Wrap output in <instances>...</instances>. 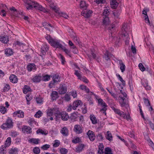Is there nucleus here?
I'll return each instance as SVG.
<instances>
[{"label": "nucleus", "instance_id": "obj_51", "mask_svg": "<svg viewBox=\"0 0 154 154\" xmlns=\"http://www.w3.org/2000/svg\"><path fill=\"white\" fill-rule=\"evenodd\" d=\"M113 14L115 17L118 18L119 15V10H113Z\"/></svg>", "mask_w": 154, "mask_h": 154}, {"label": "nucleus", "instance_id": "obj_21", "mask_svg": "<svg viewBox=\"0 0 154 154\" xmlns=\"http://www.w3.org/2000/svg\"><path fill=\"white\" fill-rule=\"evenodd\" d=\"M43 26L45 28L48 29L50 31H52L53 27L51 24L44 23H43Z\"/></svg>", "mask_w": 154, "mask_h": 154}, {"label": "nucleus", "instance_id": "obj_14", "mask_svg": "<svg viewBox=\"0 0 154 154\" xmlns=\"http://www.w3.org/2000/svg\"><path fill=\"white\" fill-rule=\"evenodd\" d=\"M78 79H80L81 81H82L85 83H88V80L84 76H82L80 73L78 72Z\"/></svg>", "mask_w": 154, "mask_h": 154}, {"label": "nucleus", "instance_id": "obj_45", "mask_svg": "<svg viewBox=\"0 0 154 154\" xmlns=\"http://www.w3.org/2000/svg\"><path fill=\"white\" fill-rule=\"evenodd\" d=\"M109 32L111 33H112L114 31V30L116 29V26L115 24H113L109 28Z\"/></svg>", "mask_w": 154, "mask_h": 154}, {"label": "nucleus", "instance_id": "obj_35", "mask_svg": "<svg viewBox=\"0 0 154 154\" xmlns=\"http://www.w3.org/2000/svg\"><path fill=\"white\" fill-rule=\"evenodd\" d=\"M111 55V54L107 50L105 53L104 57L106 60L107 61L109 59Z\"/></svg>", "mask_w": 154, "mask_h": 154}, {"label": "nucleus", "instance_id": "obj_42", "mask_svg": "<svg viewBox=\"0 0 154 154\" xmlns=\"http://www.w3.org/2000/svg\"><path fill=\"white\" fill-rule=\"evenodd\" d=\"M0 111L3 114H5L7 112V110L6 108L3 106H0Z\"/></svg>", "mask_w": 154, "mask_h": 154}, {"label": "nucleus", "instance_id": "obj_31", "mask_svg": "<svg viewBox=\"0 0 154 154\" xmlns=\"http://www.w3.org/2000/svg\"><path fill=\"white\" fill-rule=\"evenodd\" d=\"M28 123L31 126L34 127L36 124V122L33 119H30L28 121Z\"/></svg>", "mask_w": 154, "mask_h": 154}, {"label": "nucleus", "instance_id": "obj_33", "mask_svg": "<svg viewBox=\"0 0 154 154\" xmlns=\"http://www.w3.org/2000/svg\"><path fill=\"white\" fill-rule=\"evenodd\" d=\"M13 52L12 50L10 48H7L5 50V54L8 56L12 55Z\"/></svg>", "mask_w": 154, "mask_h": 154}, {"label": "nucleus", "instance_id": "obj_30", "mask_svg": "<svg viewBox=\"0 0 154 154\" xmlns=\"http://www.w3.org/2000/svg\"><path fill=\"white\" fill-rule=\"evenodd\" d=\"M53 79V80L57 83L60 82V77L58 74H56L54 75Z\"/></svg>", "mask_w": 154, "mask_h": 154}, {"label": "nucleus", "instance_id": "obj_13", "mask_svg": "<svg viewBox=\"0 0 154 154\" xmlns=\"http://www.w3.org/2000/svg\"><path fill=\"white\" fill-rule=\"evenodd\" d=\"M87 134L91 141H93L95 138V136L93 131L89 130L88 133Z\"/></svg>", "mask_w": 154, "mask_h": 154}, {"label": "nucleus", "instance_id": "obj_6", "mask_svg": "<svg viewBox=\"0 0 154 154\" xmlns=\"http://www.w3.org/2000/svg\"><path fill=\"white\" fill-rule=\"evenodd\" d=\"M58 119L61 118L63 121H67L69 118V116L68 114L65 112H62L60 115H58Z\"/></svg>", "mask_w": 154, "mask_h": 154}, {"label": "nucleus", "instance_id": "obj_7", "mask_svg": "<svg viewBox=\"0 0 154 154\" xmlns=\"http://www.w3.org/2000/svg\"><path fill=\"white\" fill-rule=\"evenodd\" d=\"M92 13V10H83L81 12V14L85 17H89Z\"/></svg>", "mask_w": 154, "mask_h": 154}, {"label": "nucleus", "instance_id": "obj_58", "mask_svg": "<svg viewBox=\"0 0 154 154\" xmlns=\"http://www.w3.org/2000/svg\"><path fill=\"white\" fill-rule=\"evenodd\" d=\"M42 114V112L41 111L39 110L35 114V116L36 118H39L41 116V115Z\"/></svg>", "mask_w": 154, "mask_h": 154}, {"label": "nucleus", "instance_id": "obj_11", "mask_svg": "<svg viewBox=\"0 0 154 154\" xmlns=\"http://www.w3.org/2000/svg\"><path fill=\"white\" fill-rule=\"evenodd\" d=\"M110 4L112 9H116L118 6L119 3L116 0H110Z\"/></svg>", "mask_w": 154, "mask_h": 154}, {"label": "nucleus", "instance_id": "obj_61", "mask_svg": "<svg viewBox=\"0 0 154 154\" xmlns=\"http://www.w3.org/2000/svg\"><path fill=\"white\" fill-rule=\"evenodd\" d=\"M116 76L118 77V79H119L123 85H125V81L123 79L122 77L119 75V74H116Z\"/></svg>", "mask_w": 154, "mask_h": 154}, {"label": "nucleus", "instance_id": "obj_28", "mask_svg": "<svg viewBox=\"0 0 154 154\" xmlns=\"http://www.w3.org/2000/svg\"><path fill=\"white\" fill-rule=\"evenodd\" d=\"M85 145L83 143L78 144V152H81L84 150Z\"/></svg>", "mask_w": 154, "mask_h": 154}, {"label": "nucleus", "instance_id": "obj_17", "mask_svg": "<svg viewBox=\"0 0 154 154\" xmlns=\"http://www.w3.org/2000/svg\"><path fill=\"white\" fill-rule=\"evenodd\" d=\"M10 81L14 83H17L18 81V79L17 76L14 75H11L9 77Z\"/></svg>", "mask_w": 154, "mask_h": 154}, {"label": "nucleus", "instance_id": "obj_59", "mask_svg": "<svg viewBox=\"0 0 154 154\" xmlns=\"http://www.w3.org/2000/svg\"><path fill=\"white\" fill-rule=\"evenodd\" d=\"M144 100V103L147 106H150V103L149 101L146 98H143Z\"/></svg>", "mask_w": 154, "mask_h": 154}, {"label": "nucleus", "instance_id": "obj_47", "mask_svg": "<svg viewBox=\"0 0 154 154\" xmlns=\"http://www.w3.org/2000/svg\"><path fill=\"white\" fill-rule=\"evenodd\" d=\"M33 151L34 153L35 154H38L40 153V149L37 147H34L33 149Z\"/></svg>", "mask_w": 154, "mask_h": 154}, {"label": "nucleus", "instance_id": "obj_64", "mask_svg": "<svg viewBox=\"0 0 154 154\" xmlns=\"http://www.w3.org/2000/svg\"><path fill=\"white\" fill-rule=\"evenodd\" d=\"M36 100L37 103H41L43 102L42 98L41 97H36Z\"/></svg>", "mask_w": 154, "mask_h": 154}, {"label": "nucleus", "instance_id": "obj_22", "mask_svg": "<svg viewBox=\"0 0 154 154\" xmlns=\"http://www.w3.org/2000/svg\"><path fill=\"white\" fill-rule=\"evenodd\" d=\"M48 3V5L50 8L52 10H57V8L56 6L55 5L52 0H46Z\"/></svg>", "mask_w": 154, "mask_h": 154}, {"label": "nucleus", "instance_id": "obj_1", "mask_svg": "<svg viewBox=\"0 0 154 154\" xmlns=\"http://www.w3.org/2000/svg\"><path fill=\"white\" fill-rule=\"evenodd\" d=\"M23 0L26 4L25 6L27 9L34 8L36 10H43L45 9L41 5L37 2L31 0Z\"/></svg>", "mask_w": 154, "mask_h": 154}, {"label": "nucleus", "instance_id": "obj_29", "mask_svg": "<svg viewBox=\"0 0 154 154\" xmlns=\"http://www.w3.org/2000/svg\"><path fill=\"white\" fill-rule=\"evenodd\" d=\"M90 118L93 124H95L97 123V119L94 115H91Z\"/></svg>", "mask_w": 154, "mask_h": 154}, {"label": "nucleus", "instance_id": "obj_36", "mask_svg": "<svg viewBox=\"0 0 154 154\" xmlns=\"http://www.w3.org/2000/svg\"><path fill=\"white\" fill-rule=\"evenodd\" d=\"M0 41L4 43H7L8 41V38L7 36H2L0 38Z\"/></svg>", "mask_w": 154, "mask_h": 154}, {"label": "nucleus", "instance_id": "obj_56", "mask_svg": "<svg viewBox=\"0 0 154 154\" xmlns=\"http://www.w3.org/2000/svg\"><path fill=\"white\" fill-rule=\"evenodd\" d=\"M4 147L3 146H2V147L0 148V154H6V150L5 149Z\"/></svg>", "mask_w": 154, "mask_h": 154}, {"label": "nucleus", "instance_id": "obj_15", "mask_svg": "<svg viewBox=\"0 0 154 154\" xmlns=\"http://www.w3.org/2000/svg\"><path fill=\"white\" fill-rule=\"evenodd\" d=\"M149 11V10H143L142 11V14L144 15V17H145V20L146 21V23L150 24V22L149 20L148 16L147 15V12Z\"/></svg>", "mask_w": 154, "mask_h": 154}, {"label": "nucleus", "instance_id": "obj_40", "mask_svg": "<svg viewBox=\"0 0 154 154\" xmlns=\"http://www.w3.org/2000/svg\"><path fill=\"white\" fill-rule=\"evenodd\" d=\"M142 84L143 85L144 87L145 88L146 90H149L151 89V87L148 85V83L147 81H145L144 83L143 82Z\"/></svg>", "mask_w": 154, "mask_h": 154}, {"label": "nucleus", "instance_id": "obj_39", "mask_svg": "<svg viewBox=\"0 0 154 154\" xmlns=\"http://www.w3.org/2000/svg\"><path fill=\"white\" fill-rule=\"evenodd\" d=\"M35 65L34 64H29L27 66V69L28 71H31L32 69L35 68Z\"/></svg>", "mask_w": 154, "mask_h": 154}, {"label": "nucleus", "instance_id": "obj_49", "mask_svg": "<svg viewBox=\"0 0 154 154\" xmlns=\"http://www.w3.org/2000/svg\"><path fill=\"white\" fill-rule=\"evenodd\" d=\"M39 140L38 139L32 138L30 140V142L35 144H38Z\"/></svg>", "mask_w": 154, "mask_h": 154}, {"label": "nucleus", "instance_id": "obj_19", "mask_svg": "<svg viewBox=\"0 0 154 154\" xmlns=\"http://www.w3.org/2000/svg\"><path fill=\"white\" fill-rule=\"evenodd\" d=\"M54 11L55 13L60 16H62L65 18H67L68 17V16L66 14L61 12L60 10Z\"/></svg>", "mask_w": 154, "mask_h": 154}, {"label": "nucleus", "instance_id": "obj_52", "mask_svg": "<svg viewBox=\"0 0 154 154\" xmlns=\"http://www.w3.org/2000/svg\"><path fill=\"white\" fill-rule=\"evenodd\" d=\"M50 146V145L48 144H46L41 146V149L44 150H46L49 148Z\"/></svg>", "mask_w": 154, "mask_h": 154}, {"label": "nucleus", "instance_id": "obj_16", "mask_svg": "<svg viewBox=\"0 0 154 154\" xmlns=\"http://www.w3.org/2000/svg\"><path fill=\"white\" fill-rule=\"evenodd\" d=\"M22 131L24 133L29 134L32 132L31 128L29 126H24L22 128Z\"/></svg>", "mask_w": 154, "mask_h": 154}, {"label": "nucleus", "instance_id": "obj_34", "mask_svg": "<svg viewBox=\"0 0 154 154\" xmlns=\"http://www.w3.org/2000/svg\"><path fill=\"white\" fill-rule=\"evenodd\" d=\"M41 76L39 75H36L32 79V80L34 82H39L41 80Z\"/></svg>", "mask_w": 154, "mask_h": 154}, {"label": "nucleus", "instance_id": "obj_20", "mask_svg": "<svg viewBox=\"0 0 154 154\" xmlns=\"http://www.w3.org/2000/svg\"><path fill=\"white\" fill-rule=\"evenodd\" d=\"M49 48L46 44H44L41 49V51L43 55H45L46 52L48 51Z\"/></svg>", "mask_w": 154, "mask_h": 154}, {"label": "nucleus", "instance_id": "obj_37", "mask_svg": "<svg viewBox=\"0 0 154 154\" xmlns=\"http://www.w3.org/2000/svg\"><path fill=\"white\" fill-rule=\"evenodd\" d=\"M107 134L106 136V139L109 141H111L112 140V136L111 133L109 131H108L107 132Z\"/></svg>", "mask_w": 154, "mask_h": 154}, {"label": "nucleus", "instance_id": "obj_23", "mask_svg": "<svg viewBox=\"0 0 154 154\" xmlns=\"http://www.w3.org/2000/svg\"><path fill=\"white\" fill-rule=\"evenodd\" d=\"M0 9L1 10H17L14 7H12L11 8H9L5 5L3 4H0Z\"/></svg>", "mask_w": 154, "mask_h": 154}, {"label": "nucleus", "instance_id": "obj_53", "mask_svg": "<svg viewBox=\"0 0 154 154\" xmlns=\"http://www.w3.org/2000/svg\"><path fill=\"white\" fill-rule=\"evenodd\" d=\"M94 2L97 5L104 4L106 2V0H94Z\"/></svg>", "mask_w": 154, "mask_h": 154}, {"label": "nucleus", "instance_id": "obj_18", "mask_svg": "<svg viewBox=\"0 0 154 154\" xmlns=\"http://www.w3.org/2000/svg\"><path fill=\"white\" fill-rule=\"evenodd\" d=\"M88 6V5L86 4L85 1H81L80 4V6L81 8H83L84 10H87Z\"/></svg>", "mask_w": 154, "mask_h": 154}, {"label": "nucleus", "instance_id": "obj_57", "mask_svg": "<svg viewBox=\"0 0 154 154\" xmlns=\"http://www.w3.org/2000/svg\"><path fill=\"white\" fill-rule=\"evenodd\" d=\"M60 151L61 154H66L68 152L67 150L65 148H61Z\"/></svg>", "mask_w": 154, "mask_h": 154}, {"label": "nucleus", "instance_id": "obj_5", "mask_svg": "<svg viewBox=\"0 0 154 154\" xmlns=\"http://www.w3.org/2000/svg\"><path fill=\"white\" fill-rule=\"evenodd\" d=\"M51 45L54 47L56 48H62V45L57 40H54L51 43Z\"/></svg>", "mask_w": 154, "mask_h": 154}, {"label": "nucleus", "instance_id": "obj_2", "mask_svg": "<svg viewBox=\"0 0 154 154\" xmlns=\"http://www.w3.org/2000/svg\"><path fill=\"white\" fill-rule=\"evenodd\" d=\"M130 28L128 26L127 24L124 23L121 28L122 34L124 36L123 38L125 40L126 44L128 45L129 42V35L128 32H129Z\"/></svg>", "mask_w": 154, "mask_h": 154}, {"label": "nucleus", "instance_id": "obj_54", "mask_svg": "<svg viewBox=\"0 0 154 154\" xmlns=\"http://www.w3.org/2000/svg\"><path fill=\"white\" fill-rule=\"evenodd\" d=\"M17 152V149L16 148H12L9 151V154H15Z\"/></svg>", "mask_w": 154, "mask_h": 154}, {"label": "nucleus", "instance_id": "obj_10", "mask_svg": "<svg viewBox=\"0 0 154 154\" xmlns=\"http://www.w3.org/2000/svg\"><path fill=\"white\" fill-rule=\"evenodd\" d=\"M52 112L55 116L56 119H58V115H60L61 112H60L58 108L55 107L52 108Z\"/></svg>", "mask_w": 154, "mask_h": 154}, {"label": "nucleus", "instance_id": "obj_41", "mask_svg": "<svg viewBox=\"0 0 154 154\" xmlns=\"http://www.w3.org/2000/svg\"><path fill=\"white\" fill-rule=\"evenodd\" d=\"M30 88L28 86L25 85V88L23 90V92L24 94H26L28 92L30 91Z\"/></svg>", "mask_w": 154, "mask_h": 154}, {"label": "nucleus", "instance_id": "obj_4", "mask_svg": "<svg viewBox=\"0 0 154 154\" xmlns=\"http://www.w3.org/2000/svg\"><path fill=\"white\" fill-rule=\"evenodd\" d=\"M12 11V15L14 16L18 17L20 18H21L24 16V19L25 20H28L29 17L28 16H24L23 13L22 12L18 13L17 10H11Z\"/></svg>", "mask_w": 154, "mask_h": 154}, {"label": "nucleus", "instance_id": "obj_48", "mask_svg": "<svg viewBox=\"0 0 154 154\" xmlns=\"http://www.w3.org/2000/svg\"><path fill=\"white\" fill-rule=\"evenodd\" d=\"M98 103L102 106H107L105 103L101 99H98Z\"/></svg>", "mask_w": 154, "mask_h": 154}, {"label": "nucleus", "instance_id": "obj_50", "mask_svg": "<svg viewBox=\"0 0 154 154\" xmlns=\"http://www.w3.org/2000/svg\"><path fill=\"white\" fill-rule=\"evenodd\" d=\"M105 154H112V150L109 147L106 148L105 149Z\"/></svg>", "mask_w": 154, "mask_h": 154}, {"label": "nucleus", "instance_id": "obj_44", "mask_svg": "<svg viewBox=\"0 0 154 154\" xmlns=\"http://www.w3.org/2000/svg\"><path fill=\"white\" fill-rule=\"evenodd\" d=\"M109 93L111 94V96L116 100H117V97L116 95L115 94L112 90H109L106 88Z\"/></svg>", "mask_w": 154, "mask_h": 154}, {"label": "nucleus", "instance_id": "obj_3", "mask_svg": "<svg viewBox=\"0 0 154 154\" xmlns=\"http://www.w3.org/2000/svg\"><path fill=\"white\" fill-rule=\"evenodd\" d=\"M13 122L11 119L9 118L7 120L5 123L3 124L1 126V128L3 129H7L11 128L13 126Z\"/></svg>", "mask_w": 154, "mask_h": 154}, {"label": "nucleus", "instance_id": "obj_60", "mask_svg": "<svg viewBox=\"0 0 154 154\" xmlns=\"http://www.w3.org/2000/svg\"><path fill=\"white\" fill-rule=\"evenodd\" d=\"M83 128L78 125V134L82 133L83 132Z\"/></svg>", "mask_w": 154, "mask_h": 154}, {"label": "nucleus", "instance_id": "obj_12", "mask_svg": "<svg viewBox=\"0 0 154 154\" xmlns=\"http://www.w3.org/2000/svg\"><path fill=\"white\" fill-rule=\"evenodd\" d=\"M118 115L123 118L124 119H126L127 120H128L130 119V116L129 114L126 115L122 111H121Z\"/></svg>", "mask_w": 154, "mask_h": 154}, {"label": "nucleus", "instance_id": "obj_46", "mask_svg": "<svg viewBox=\"0 0 154 154\" xmlns=\"http://www.w3.org/2000/svg\"><path fill=\"white\" fill-rule=\"evenodd\" d=\"M36 133L37 134L40 133L42 134L46 135L48 134V132L45 131L42 129H39L36 131Z\"/></svg>", "mask_w": 154, "mask_h": 154}, {"label": "nucleus", "instance_id": "obj_55", "mask_svg": "<svg viewBox=\"0 0 154 154\" xmlns=\"http://www.w3.org/2000/svg\"><path fill=\"white\" fill-rule=\"evenodd\" d=\"M109 14V10H104L103 13V17H108Z\"/></svg>", "mask_w": 154, "mask_h": 154}, {"label": "nucleus", "instance_id": "obj_63", "mask_svg": "<svg viewBox=\"0 0 154 154\" xmlns=\"http://www.w3.org/2000/svg\"><path fill=\"white\" fill-rule=\"evenodd\" d=\"M50 79V76L47 75L43 76V80L44 81H48Z\"/></svg>", "mask_w": 154, "mask_h": 154}, {"label": "nucleus", "instance_id": "obj_62", "mask_svg": "<svg viewBox=\"0 0 154 154\" xmlns=\"http://www.w3.org/2000/svg\"><path fill=\"white\" fill-rule=\"evenodd\" d=\"M72 106V109L74 110H75L77 107V100L74 101Z\"/></svg>", "mask_w": 154, "mask_h": 154}, {"label": "nucleus", "instance_id": "obj_43", "mask_svg": "<svg viewBox=\"0 0 154 154\" xmlns=\"http://www.w3.org/2000/svg\"><path fill=\"white\" fill-rule=\"evenodd\" d=\"M47 114L48 116H52L53 114V112H52V108H48L47 111Z\"/></svg>", "mask_w": 154, "mask_h": 154}, {"label": "nucleus", "instance_id": "obj_9", "mask_svg": "<svg viewBox=\"0 0 154 154\" xmlns=\"http://www.w3.org/2000/svg\"><path fill=\"white\" fill-rule=\"evenodd\" d=\"M14 115L15 117L23 118L24 117V113L23 111L19 110L14 112Z\"/></svg>", "mask_w": 154, "mask_h": 154}, {"label": "nucleus", "instance_id": "obj_8", "mask_svg": "<svg viewBox=\"0 0 154 154\" xmlns=\"http://www.w3.org/2000/svg\"><path fill=\"white\" fill-rule=\"evenodd\" d=\"M67 91V88L64 85H60V86L58 89V92L60 94H64Z\"/></svg>", "mask_w": 154, "mask_h": 154}, {"label": "nucleus", "instance_id": "obj_27", "mask_svg": "<svg viewBox=\"0 0 154 154\" xmlns=\"http://www.w3.org/2000/svg\"><path fill=\"white\" fill-rule=\"evenodd\" d=\"M119 64L120 66V69L121 72H123L125 70V65L123 63L122 61L121 60H119Z\"/></svg>", "mask_w": 154, "mask_h": 154}, {"label": "nucleus", "instance_id": "obj_26", "mask_svg": "<svg viewBox=\"0 0 154 154\" xmlns=\"http://www.w3.org/2000/svg\"><path fill=\"white\" fill-rule=\"evenodd\" d=\"M11 138L10 137H8L6 140L5 141V145L3 146L5 148L6 147L9 146L11 145Z\"/></svg>", "mask_w": 154, "mask_h": 154}, {"label": "nucleus", "instance_id": "obj_32", "mask_svg": "<svg viewBox=\"0 0 154 154\" xmlns=\"http://www.w3.org/2000/svg\"><path fill=\"white\" fill-rule=\"evenodd\" d=\"M103 24L105 25H108L109 23V17H103Z\"/></svg>", "mask_w": 154, "mask_h": 154}, {"label": "nucleus", "instance_id": "obj_25", "mask_svg": "<svg viewBox=\"0 0 154 154\" xmlns=\"http://www.w3.org/2000/svg\"><path fill=\"white\" fill-rule=\"evenodd\" d=\"M60 132L64 136H67L68 134V131L66 127H64L62 128Z\"/></svg>", "mask_w": 154, "mask_h": 154}, {"label": "nucleus", "instance_id": "obj_24", "mask_svg": "<svg viewBox=\"0 0 154 154\" xmlns=\"http://www.w3.org/2000/svg\"><path fill=\"white\" fill-rule=\"evenodd\" d=\"M51 98L52 100H56L58 97V93L56 91H53L51 94Z\"/></svg>", "mask_w": 154, "mask_h": 154}, {"label": "nucleus", "instance_id": "obj_38", "mask_svg": "<svg viewBox=\"0 0 154 154\" xmlns=\"http://www.w3.org/2000/svg\"><path fill=\"white\" fill-rule=\"evenodd\" d=\"M77 117V114L75 112H74L72 114L70 118L72 121L74 122L76 121Z\"/></svg>", "mask_w": 154, "mask_h": 154}]
</instances>
